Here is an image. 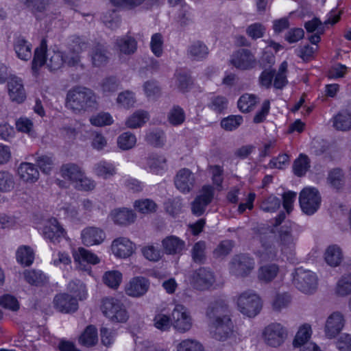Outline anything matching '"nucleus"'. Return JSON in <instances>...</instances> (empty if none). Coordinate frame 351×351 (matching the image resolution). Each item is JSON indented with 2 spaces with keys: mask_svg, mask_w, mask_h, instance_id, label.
Masks as SVG:
<instances>
[{
  "mask_svg": "<svg viewBox=\"0 0 351 351\" xmlns=\"http://www.w3.org/2000/svg\"><path fill=\"white\" fill-rule=\"evenodd\" d=\"M208 325L213 337L226 341L233 333V323L230 317L228 304L223 300L212 302L206 311Z\"/></svg>",
  "mask_w": 351,
  "mask_h": 351,
  "instance_id": "obj_1",
  "label": "nucleus"
},
{
  "mask_svg": "<svg viewBox=\"0 0 351 351\" xmlns=\"http://www.w3.org/2000/svg\"><path fill=\"white\" fill-rule=\"evenodd\" d=\"M310 167V160L306 155L300 154L293 164V170L295 175L302 177L306 174Z\"/></svg>",
  "mask_w": 351,
  "mask_h": 351,
  "instance_id": "obj_43",
  "label": "nucleus"
},
{
  "mask_svg": "<svg viewBox=\"0 0 351 351\" xmlns=\"http://www.w3.org/2000/svg\"><path fill=\"white\" fill-rule=\"evenodd\" d=\"M14 51L19 58L28 60L32 57V45L22 36L14 38L13 43Z\"/></svg>",
  "mask_w": 351,
  "mask_h": 351,
  "instance_id": "obj_28",
  "label": "nucleus"
},
{
  "mask_svg": "<svg viewBox=\"0 0 351 351\" xmlns=\"http://www.w3.org/2000/svg\"><path fill=\"white\" fill-rule=\"evenodd\" d=\"M10 99L18 104L23 103L26 99V93L21 79L14 77L8 82Z\"/></svg>",
  "mask_w": 351,
  "mask_h": 351,
  "instance_id": "obj_19",
  "label": "nucleus"
},
{
  "mask_svg": "<svg viewBox=\"0 0 351 351\" xmlns=\"http://www.w3.org/2000/svg\"><path fill=\"white\" fill-rule=\"evenodd\" d=\"M112 253L119 258H125L134 252L133 243L127 238L120 237L114 239L111 245Z\"/></svg>",
  "mask_w": 351,
  "mask_h": 351,
  "instance_id": "obj_23",
  "label": "nucleus"
},
{
  "mask_svg": "<svg viewBox=\"0 0 351 351\" xmlns=\"http://www.w3.org/2000/svg\"><path fill=\"white\" fill-rule=\"evenodd\" d=\"M335 292L339 296H346L351 293V274L341 277L337 283Z\"/></svg>",
  "mask_w": 351,
  "mask_h": 351,
  "instance_id": "obj_49",
  "label": "nucleus"
},
{
  "mask_svg": "<svg viewBox=\"0 0 351 351\" xmlns=\"http://www.w3.org/2000/svg\"><path fill=\"white\" fill-rule=\"evenodd\" d=\"M258 102L259 99L256 95L246 93L240 97L237 106L242 112L247 113L253 110Z\"/></svg>",
  "mask_w": 351,
  "mask_h": 351,
  "instance_id": "obj_36",
  "label": "nucleus"
},
{
  "mask_svg": "<svg viewBox=\"0 0 351 351\" xmlns=\"http://www.w3.org/2000/svg\"><path fill=\"white\" fill-rule=\"evenodd\" d=\"M258 231L261 247L258 252V255L263 261L274 260L278 254L274 228L268 226L261 228Z\"/></svg>",
  "mask_w": 351,
  "mask_h": 351,
  "instance_id": "obj_4",
  "label": "nucleus"
},
{
  "mask_svg": "<svg viewBox=\"0 0 351 351\" xmlns=\"http://www.w3.org/2000/svg\"><path fill=\"white\" fill-rule=\"evenodd\" d=\"M56 0H21L24 5L35 15L44 12L47 7Z\"/></svg>",
  "mask_w": 351,
  "mask_h": 351,
  "instance_id": "obj_39",
  "label": "nucleus"
},
{
  "mask_svg": "<svg viewBox=\"0 0 351 351\" xmlns=\"http://www.w3.org/2000/svg\"><path fill=\"white\" fill-rule=\"evenodd\" d=\"M147 165L151 172L159 174L166 169L167 160L163 156L150 154L147 158Z\"/></svg>",
  "mask_w": 351,
  "mask_h": 351,
  "instance_id": "obj_32",
  "label": "nucleus"
},
{
  "mask_svg": "<svg viewBox=\"0 0 351 351\" xmlns=\"http://www.w3.org/2000/svg\"><path fill=\"white\" fill-rule=\"evenodd\" d=\"M243 122V117L240 115H231L224 118L221 121V126L226 130L232 131L237 129Z\"/></svg>",
  "mask_w": 351,
  "mask_h": 351,
  "instance_id": "obj_58",
  "label": "nucleus"
},
{
  "mask_svg": "<svg viewBox=\"0 0 351 351\" xmlns=\"http://www.w3.org/2000/svg\"><path fill=\"white\" fill-rule=\"evenodd\" d=\"M18 174L25 182L34 183L39 178V171L36 166L29 162H22L18 168Z\"/></svg>",
  "mask_w": 351,
  "mask_h": 351,
  "instance_id": "obj_27",
  "label": "nucleus"
},
{
  "mask_svg": "<svg viewBox=\"0 0 351 351\" xmlns=\"http://www.w3.org/2000/svg\"><path fill=\"white\" fill-rule=\"evenodd\" d=\"M172 326L180 332L189 331L192 326V319L187 308L182 304H176L171 313Z\"/></svg>",
  "mask_w": 351,
  "mask_h": 351,
  "instance_id": "obj_13",
  "label": "nucleus"
},
{
  "mask_svg": "<svg viewBox=\"0 0 351 351\" xmlns=\"http://www.w3.org/2000/svg\"><path fill=\"white\" fill-rule=\"evenodd\" d=\"M215 195V189L210 185H204L199 191V194L191 202V212L193 215L199 217L202 215L207 206L212 202Z\"/></svg>",
  "mask_w": 351,
  "mask_h": 351,
  "instance_id": "obj_11",
  "label": "nucleus"
},
{
  "mask_svg": "<svg viewBox=\"0 0 351 351\" xmlns=\"http://www.w3.org/2000/svg\"><path fill=\"white\" fill-rule=\"evenodd\" d=\"M254 267V258L247 254H237L230 263V272L235 276L244 278L252 271Z\"/></svg>",
  "mask_w": 351,
  "mask_h": 351,
  "instance_id": "obj_10",
  "label": "nucleus"
},
{
  "mask_svg": "<svg viewBox=\"0 0 351 351\" xmlns=\"http://www.w3.org/2000/svg\"><path fill=\"white\" fill-rule=\"evenodd\" d=\"M164 252L169 255H180L185 249V241L173 235L167 236L162 240Z\"/></svg>",
  "mask_w": 351,
  "mask_h": 351,
  "instance_id": "obj_20",
  "label": "nucleus"
},
{
  "mask_svg": "<svg viewBox=\"0 0 351 351\" xmlns=\"http://www.w3.org/2000/svg\"><path fill=\"white\" fill-rule=\"evenodd\" d=\"M135 208L140 213L143 214H148L156 211V203L149 199L137 200L134 202Z\"/></svg>",
  "mask_w": 351,
  "mask_h": 351,
  "instance_id": "obj_60",
  "label": "nucleus"
},
{
  "mask_svg": "<svg viewBox=\"0 0 351 351\" xmlns=\"http://www.w3.org/2000/svg\"><path fill=\"white\" fill-rule=\"evenodd\" d=\"M60 171L62 176L64 179L69 180L73 184H75L77 180H79L80 178H82L84 175L80 167L73 163L63 165Z\"/></svg>",
  "mask_w": 351,
  "mask_h": 351,
  "instance_id": "obj_34",
  "label": "nucleus"
},
{
  "mask_svg": "<svg viewBox=\"0 0 351 351\" xmlns=\"http://www.w3.org/2000/svg\"><path fill=\"white\" fill-rule=\"evenodd\" d=\"M281 205L280 198L274 195H270L265 199L261 204V209L266 213L276 212Z\"/></svg>",
  "mask_w": 351,
  "mask_h": 351,
  "instance_id": "obj_53",
  "label": "nucleus"
},
{
  "mask_svg": "<svg viewBox=\"0 0 351 351\" xmlns=\"http://www.w3.org/2000/svg\"><path fill=\"white\" fill-rule=\"evenodd\" d=\"M145 141L154 147L162 146L165 141V133L160 130L150 131L146 134Z\"/></svg>",
  "mask_w": 351,
  "mask_h": 351,
  "instance_id": "obj_52",
  "label": "nucleus"
},
{
  "mask_svg": "<svg viewBox=\"0 0 351 351\" xmlns=\"http://www.w3.org/2000/svg\"><path fill=\"white\" fill-rule=\"evenodd\" d=\"M278 242L283 253L291 252L295 245L296 237L292 234V227L284 225L278 231Z\"/></svg>",
  "mask_w": 351,
  "mask_h": 351,
  "instance_id": "obj_16",
  "label": "nucleus"
},
{
  "mask_svg": "<svg viewBox=\"0 0 351 351\" xmlns=\"http://www.w3.org/2000/svg\"><path fill=\"white\" fill-rule=\"evenodd\" d=\"M43 236L53 243L65 237L66 232L56 218L49 219L43 228Z\"/></svg>",
  "mask_w": 351,
  "mask_h": 351,
  "instance_id": "obj_17",
  "label": "nucleus"
},
{
  "mask_svg": "<svg viewBox=\"0 0 351 351\" xmlns=\"http://www.w3.org/2000/svg\"><path fill=\"white\" fill-rule=\"evenodd\" d=\"M231 64L239 70H251L257 65V60L252 52L247 49H240L232 53Z\"/></svg>",
  "mask_w": 351,
  "mask_h": 351,
  "instance_id": "obj_12",
  "label": "nucleus"
},
{
  "mask_svg": "<svg viewBox=\"0 0 351 351\" xmlns=\"http://www.w3.org/2000/svg\"><path fill=\"white\" fill-rule=\"evenodd\" d=\"M167 120L173 126L182 124L185 120L184 110L179 106H173L168 112Z\"/></svg>",
  "mask_w": 351,
  "mask_h": 351,
  "instance_id": "obj_46",
  "label": "nucleus"
},
{
  "mask_svg": "<svg viewBox=\"0 0 351 351\" xmlns=\"http://www.w3.org/2000/svg\"><path fill=\"white\" fill-rule=\"evenodd\" d=\"M141 252L146 259L152 262H158L160 261L163 254L160 249L153 245L144 246L141 249Z\"/></svg>",
  "mask_w": 351,
  "mask_h": 351,
  "instance_id": "obj_55",
  "label": "nucleus"
},
{
  "mask_svg": "<svg viewBox=\"0 0 351 351\" xmlns=\"http://www.w3.org/2000/svg\"><path fill=\"white\" fill-rule=\"evenodd\" d=\"M335 345L339 351H351V335H341L335 341Z\"/></svg>",
  "mask_w": 351,
  "mask_h": 351,
  "instance_id": "obj_64",
  "label": "nucleus"
},
{
  "mask_svg": "<svg viewBox=\"0 0 351 351\" xmlns=\"http://www.w3.org/2000/svg\"><path fill=\"white\" fill-rule=\"evenodd\" d=\"M66 106L75 113L80 114L97 108V97L90 88L76 86L66 94Z\"/></svg>",
  "mask_w": 351,
  "mask_h": 351,
  "instance_id": "obj_2",
  "label": "nucleus"
},
{
  "mask_svg": "<svg viewBox=\"0 0 351 351\" xmlns=\"http://www.w3.org/2000/svg\"><path fill=\"white\" fill-rule=\"evenodd\" d=\"M17 261L25 266H29L34 261V254L31 247L21 246L16 251Z\"/></svg>",
  "mask_w": 351,
  "mask_h": 351,
  "instance_id": "obj_44",
  "label": "nucleus"
},
{
  "mask_svg": "<svg viewBox=\"0 0 351 351\" xmlns=\"http://www.w3.org/2000/svg\"><path fill=\"white\" fill-rule=\"evenodd\" d=\"M194 286L200 290L208 289L215 282L213 274L207 268L201 267L193 275Z\"/></svg>",
  "mask_w": 351,
  "mask_h": 351,
  "instance_id": "obj_21",
  "label": "nucleus"
},
{
  "mask_svg": "<svg viewBox=\"0 0 351 351\" xmlns=\"http://www.w3.org/2000/svg\"><path fill=\"white\" fill-rule=\"evenodd\" d=\"M81 237L85 245L92 246L101 243L105 239V233L98 228L89 227L82 230Z\"/></svg>",
  "mask_w": 351,
  "mask_h": 351,
  "instance_id": "obj_25",
  "label": "nucleus"
},
{
  "mask_svg": "<svg viewBox=\"0 0 351 351\" xmlns=\"http://www.w3.org/2000/svg\"><path fill=\"white\" fill-rule=\"evenodd\" d=\"M73 258L75 262L80 263L86 262L95 265L99 263V258L96 254L84 247H79L77 252L73 254Z\"/></svg>",
  "mask_w": 351,
  "mask_h": 351,
  "instance_id": "obj_42",
  "label": "nucleus"
},
{
  "mask_svg": "<svg viewBox=\"0 0 351 351\" xmlns=\"http://www.w3.org/2000/svg\"><path fill=\"white\" fill-rule=\"evenodd\" d=\"M101 311L106 317L114 322H125L128 318L124 305L114 298L103 299Z\"/></svg>",
  "mask_w": 351,
  "mask_h": 351,
  "instance_id": "obj_7",
  "label": "nucleus"
},
{
  "mask_svg": "<svg viewBox=\"0 0 351 351\" xmlns=\"http://www.w3.org/2000/svg\"><path fill=\"white\" fill-rule=\"evenodd\" d=\"M96 173L99 176L108 178L115 174L114 167L106 161H101L95 165V168Z\"/></svg>",
  "mask_w": 351,
  "mask_h": 351,
  "instance_id": "obj_57",
  "label": "nucleus"
},
{
  "mask_svg": "<svg viewBox=\"0 0 351 351\" xmlns=\"http://www.w3.org/2000/svg\"><path fill=\"white\" fill-rule=\"evenodd\" d=\"M327 184L337 192H341L346 185V176L343 170L339 167H335L328 171Z\"/></svg>",
  "mask_w": 351,
  "mask_h": 351,
  "instance_id": "obj_24",
  "label": "nucleus"
},
{
  "mask_svg": "<svg viewBox=\"0 0 351 351\" xmlns=\"http://www.w3.org/2000/svg\"><path fill=\"white\" fill-rule=\"evenodd\" d=\"M311 335V328L309 325L302 326L298 331L293 344L295 347H303L304 345L308 343V339Z\"/></svg>",
  "mask_w": 351,
  "mask_h": 351,
  "instance_id": "obj_48",
  "label": "nucleus"
},
{
  "mask_svg": "<svg viewBox=\"0 0 351 351\" xmlns=\"http://www.w3.org/2000/svg\"><path fill=\"white\" fill-rule=\"evenodd\" d=\"M154 326L162 331H167L172 325V320L169 316L162 313L155 315L154 319Z\"/></svg>",
  "mask_w": 351,
  "mask_h": 351,
  "instance_id": "obj_59",
  "label": "nucleus"
},
{
  "mask_svg": "<svg viewBox=\"0 0 351 351\" xmlns=\"http://www.w3.org/2000/svg\"><path fill=\"white\" fill-rule=\"evenodd\" d=\"M279 267L276 264H267L258 269V278L261 281L269 282L277 276Z\"/></svg>",
  "mask_w": 351,
  "mask_h": 351,
  "instance_id": "obj_37",
  "label": "nucleus"
},
{
  "mask_svg": "<svg viewBox=\"0 0 351 351\" xmlns=\"http://www.w3.org/2000/svg\"><path fill=\"white\" fill-rule=\"evenodd\" d=\"M149 288V282L144 277L133 278L125 286L127 295L138 298L145 295Z\"/></svg>",
  "mask_w": 351,
  "mask_h": 351,
  "instance_id": "obj_18",
  "label": "nucleus"
},
{
  "mask_svg": "<svg viewBox=\"0 0 351 351\" xmlns=\"http://www.w3.org/2000/svg\"><path fill=\"white\" fill-rule=\"evenodd\" d=\"M188 54L195 60H200L208 54V49L206 45L201 41L193 43L188 49Z\"/></svg>",
  "mask_w": 351,
  "mask_h": 351,
  "instance_id": "obj_40",
  "label": "nucleus"
},
{
  "mask_svg": "<svg viewBox=\"0 0 351 351\" xmlns=\"http://www.w3.org/2000/svg\"><path fill=\"white\" fill-rule=\"evenodd\" d=\"M79 343L86 347H92L98 342V334L96 327L93 325L88 326L79 337Z\"/></svg>",
  "mask_w": 351,
  "mask_h": 351,
  "instance_id": "obj_31",
  "label": "nucleus"
},
{
  "mask_svg": "<svg viewBox=\"0 0 351 351\" xmlns=\"http://www.w3.org/2000/svg\"><path fill=\"white\" fill-rule=\"evenodd\" d=\"M177 350L178 351H203V347L195 340L185 339L178 344Z\"/></svg>",
  "mask_w": 351,
  "mask_h": 351,
  "instance_id": "obj_63",
  "label": "nucleus"
},
{
  "mask_svg": "<svg viewBox=\"0 0 351 351\" xmlns=\"http://www.w3.org/2000/svg\"><path fill=\"white\" fill-rule=\"evenodd\" d=\"M90 57L95 66L105 65L109 60L107 48L101 43H97L92 47Z\"/></svg>",
  "mask_w": 351,
  "mask_h": 351,
  "instance_id": "obj_29",
  "label": "nucleus"
},
{
  "mask_svg": "<svg viewBox=\"0 0 351 351\" xmlns=\"http://www.w3.org/2000/svg\"><path fill=\"white\" fill-rule=\"evenodd\" d=\"M288 335L286 328L279 323H271L263 330L262 337L264 342L269 346L277 348L280 346Z\"/></svg>",
  "mask_w": 351,
  "mask_h": 351,
  "instance_id": "obj_8",
  "label": "nucleus"
},
{
  "mask_svg": "<svg viewBox=\"0 0 351 351\" xmlns=\"http://www.w3.org/2000/svg\"><path fill=\"white\" fill-rule=\"evenodd\" d=\"M195 184L194 173L187 168L180 169L175 178L174 184L176 188L182 193H189L192 191Z\"/></svg>",
  "mask_w": 351,
  "mask_h": 351,
  "instance_id": "obj_14",
  "label": "nucleus"
},
{
  "mask_svg": "<svg viewBox=\"0 0 351 351\" xmlns=\"http://www.w3.org/2000/svg\"><path fill=\"white\" fill-rule=\"evenodd\" d=\"M299 201L302 211L311 215L319 208L321 203V196L316 188H304L300 193Z\"/></svg>",
  "mask_w": 351,
  "mask_h": 351,
  "instance_id": "obj_9",
  "label": "nucleus"
},
{
  "mask_svg": "<svg viewBox=\"0 0 351 351\" xmlns=\"http://www.w3.org/2000/svg\"><path fill=\"white\" fill-rule=\"evenodd\" d=\"M114 47L120 53L130 56L136 51L137 41L134 37L125 35L116 38Z\"/></svg>",
  "mask_w": 351,
  "mask_h": 351,
  "instance_id": "obj_26",
  "label": "nucleus"
},
{
  "mask_svg": "<svg viewBox=\"0 0 351 351\" xmlns=\"http://www.w3.org/2000/svg\"><path fill=\"white\" fill-rule=\"evenodd\" d=\"M136 143V136L130 132H123L117 138L118 147L122 150H129L133 148Z\"/></svg>",
  "mask_w": 351,
  "mask_h": 351,
  "instance_id": "obj_47",
  "label": "nucleus"
},
{
  "mask_svg": "<svg viewBox=\"0 0 351 351\" xmlns=\"http://www.w3.org/2000/svg\"><path fill=\"white\" fill-rule=\"evenodd\" d=\"M24 278L29 284L36 286L42 284L46 278L41 271L35 270H26L24 272Z\"/></svg>",
  "mask_w": 351,
  "mask_h": 351,
  "instance_id": "obj_62",
  "label": "nucleus"
},
{
  "mask_svg": "<svg viewBox=\"0 0 351 351\" xmlns=\"http://www.w3.org/2000/svg\"><path fill=\"white\" fill-rule=\"evenodd\" d=\"M149 114L147 111L138 110L130 116L125 121L128 128L134 129L141 128L149 120Z\"/></svg>",
  "mask_w": 351,
  "mask_h": 351,
  "instance_id": "obj_35",
  "label": "nucleus"
},
{
  "mask_svg": "<svg viewBox=\"0 0 351 351\" xmlns=\"http://www.w3.org/2000/svg\"><path fill=\"white\" fill-rule=\"evenodd\" d=\"M68 291L73 293L75 298L84 300L86 298V291L84 284L79 280H71L67 285Z\"/></svg>",
  "mask_w": 351,
  "mask_h": 351,
  "instance_id": "obj_51",
  "label": "nucleus"
},
{
  "mask_svg": "<svg viewBox=\"0 0 351 351\" xmlns=\"http://www.w3.org/2000/svg\"><path fill=\"white\" fill-rule=\"evenodd\" d=\"M332 125L337 130L348 131L351 129V114L341 112L332 119Z\"/></svg>",
  "mask_w": 351,
  "mask_h": 351,
  "instance_id": "obj_38",
  "label": "nucleus"
},
{
  "mask_svg": "<svg viewBox=\"0 0 351 351\" xmlns=\"http://www.w3.org/2000/svg\"><path fill=\"white\" fill-rule=\"evenodd\" d=\"M326 263L331 267H337L343 260V254L341 248L337 245L328 247L324 254Z\"/></svg>",
  "mask_w": 351,
  "mask_h": 351,
  "instance_id": "obj_33",
  "label": "nucleus"
},
{
  "mask_svg": "<svg viewBox=\"0 0 351 351\" xmlns=\"http://www.w3.org/2000/svg\"><path fill=\"white\" fill-rule=\"evenodd\" d=\"M206 244L204 241H199L195 243L191 250V257L194 263L204 264L206 260Z\"/></svg>",
  "mask_w": 351,
  "mask_h": 351,
  "instance_id": "obj_41",
  "label": "nucleus"
},
{
  "mask_svg": "<svg viewBox=\"0 0 351 351\" xmlns=\"http://www.w3.org/2000/svg\"><path fill=\"white\" fill-rule=\"evenodd\" d=\"M47 40L43 38L40 46L34 51L32 61V70L37 72L38 69L46 64L51 71H54L62 68L64 64V56L60 51H49L47 52Z\"/></svg>",
  "mask_w": 351,
  "mask_h": 351,
  "instance_id": "obj_3",
  "label": "nucleus"
},
{
  "mask_svg": "<svg viewBox=\"0 0 351 351\" xmlns=\"http://www.w3.org/2000/svg\"><path fill=\"white\" fill-rule=\"evenodd\" d=\"M176 86L182 93L189 91L193 84L191 77L184 71H177L175 74Z\"/></svg>",
  "mask_w": 351,
  "mask_h": 351,
  "instance_id": "obj_45",
  "label": "nucleus"
},
{
  "mask_svg": "<svg viewBox=\"0 0 351 351\" xmlns=\"http://www.w3.org/2000/svg\"><path fill=\"white\" fill-rule=\"evenodd\" d=\"M293 282L300 291L306 294H311L317 288L318 278L314 272L298 268L293 274Z\"/></svg>",
  "mask_w": 351,
  "mask_h": 351,
  "instance_id": "obj_6",
  "label": "nucleus"
},
{
  "mask_svg": "<svg viewBox=\"0 0 351 351\" xmlns=\"http://www.w3.org/2000/svg\"><path fill=\"white\" fill-rule=\"evenodd\" d=\"M90 122L93 125L102 127L112 124L113 119L110 113L101 112L92 116L90 118Z\"/></svg>",
  "mask_w": 351,
  "mask_h": 351,
  "instance_id": "obj_54",
  "label": "nucleus"
},
{
  "mask_svg": "<svg viewBox=\"0 0 351 351\" xmlns=\"http://www.w3.org/2000/svg\"><path fill=\"white\" fill-rule=\"evenodd\" d=\"M163 36L160 33L154 34L151 38L150 48L156 57H160L162 54Z\"/></svg>",
  "mask_w": 351,
  "mask_h": 351,
  "instance_id": "obj_61",
  "label": "nucleus"
},
{
  "mask_svg": "<svg viewBox=\"0 0 351 351\" xmlns=\"http://www.w3.org/2000/svg\"><path fill=\"white\" fill-rule=\"evenodd\" d=\"M113 221L116 224L127 226L135 221L136 215L132 210L125 208L115 209L111 213Z\"/></svg>",
  "mask_w": 351,
  "mask_h": 351,
  "instance_id": "obj_30",
  "label": "nucleus"
},
{
  "mask_svg": "<svg viewBox=\"0 0 351 351\" xmlns=\"http://www.w3.org/2000/svg\"><path fill=\"white\" fill-rule=\"evenodd\" d=\"M344 319L341 313L335 312L327 319L325 326L326 335L329 338L335 337L344 326Z\"/></svg>",
  "mask_w": 351,
  "mask_h": 351,
  "instance_id": "obj_22",
  "label": "nucleus"
},
{
  "mask_svg": "<svg viewBox=\"0 0 351 351\" xmlns=\"http://www.w3.org/2000/svg\"><path fill=\"white\" fill-rule=\"evenodd\" d=\"M121 274L118 271H106L103 276L104 282L109 287L115 289L121 283Z\"/></svg>",
  "mask_w": 351,
  "mask_h": 351,
  "instance_id": "obj_56",
  "label": "nucleus"
},
{
  "mask_svg": "<svg viewBox=\"0 0 351 351\" xmlns=\"http://www.w3.org/2000/svg\"><path fill=\"white\" fill-rule=\"evenodd\" d=\"M54 307L63 313L75 312L78 308L77 299L68 293L57 294L53 299Z\"/></svg>",
  "mask_w": 351,
  "mask_h": 351,
  "instance_id": "obj_15",
  "label": "nucleus"
},
{
  "mask_svg": "<svg viewBox=\"0 0 351 351\" xmlns=\"http://www.w3.org/2000/svg\"><path fill=\"white\" fill-rule=\"evenodd\" d=\"M237 303L239 311L249 317H254L262 309V302L260 297L251 290L240 294Z\"/></svg>",
  "mask_w": 351,
  "mask_h": 351,
  "instance_id": "obj_5",
  "label": "nucleus"
},
{
  "mask_svg": "<svg viewBox=\"0 0 351 351\" xmlns=\"http://www.w3.org/2000/svg\"><path fill=\"white\" fill-rule=\"evenodd\" d=\"M117 103L120 107L125 109L134 107L136 103L134 93L130 90L120 93L117 98Z\"/></svg>",
  "mask_w": 351,
  "mask_h": 351,
  "instance_id": "obj_50",
  "label": "nucleus"
}]
</instances>
